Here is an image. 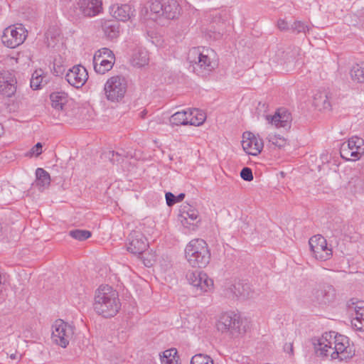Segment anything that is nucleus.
I'll use <instances>...</instances> for the list:
<instances>
[{
    "label": "nucleus",
    "instance_id": "f257e3e1",
    "mask_svg": "<svg viewBox=\"0 0 364 364\" xmlns=\"http://www.w3.org/2000/svg\"><path fill=\"white\" fill-rule=\"evenodd\" d=\"M121 307L118 292L109 285H101L95 291L93 309L105 318L114 316Z\"/></svg>",
    "mask_w": 364,
    "mask_h": 364
},
{
    "label": "nucleus",
    "instance_id": "f03ea898",
    "mask_svg": "<svg viewBox=\"0 0 364 364\" xmlns=\"http://www.w3.org/2000/svg\"><path fill=\"white\" fill-rule=\"evenodd\" d=\"M210 251L208 244L203 239L191 240L185 248V257L193 267H205L210 260Z\"/></svg>",
    "mask_w": 364,
    "mask_h": 364
},
{
    "label": "nucleus",
    "instance_id": "7ed1b4c3",
    "mask_svg": "<svg viewBox=\"0 0 364 364\" xmlns=\"http://www.w3.org/2000/svg\"><path fill=\"white\" fill-rule=\"evenodd\" d=\"M217 328L222 333H226L232 337L244 334L248 328L247 321L234 312L223 314L217 322Z\"/></svg>",
    "mask_w": 364,
    "mask_h": 364
},
{
    "label": "nucleus",
    "instance_id": "20e7f679",
    "mask_svg": "<svg viewBox=\"0 0 364 364\" xmlns=\"http://www.w3.org/2000/svg\"><path fill=\"white\" fill-rule=\"evenodd\" d=\"M213 55L214 51L209 48H203V51L198 48L191 50L188 55V59L191 62H195L193 65V71L197 75L203 76L214 70L216 63L211 58Z\"/></svg>",
    "mask_w": 364,
    "mask_h": 364
},
{
    "label": "nucleus",
    "instance_id": "39448f33",
    "mask_svg": "<svg viewBox=\"0 0 364 364\" xmlns=\"http://www.w3.org/2000/svg\"><path fill=\"white\" fill-rule=\"evenodd\" d=\"M336 298V289L333 285L328 283H318L311 291V301L322 308L332 304Z\"/></svg>",
    "mask_w": 364,
    "mask_h": 364
},
{
    "label": "nucleus",
    "instance_id": "423d86ee",
    "mask_svg": "<svg viewBox=\"0 0 364 364\" xmlns=\"http://www.w3.org/2000/svg\"><path fill=\"white\" fill-rule=\"evenodd\" d=\"M104 90L108 100L119 102L124 97L127 91L126 80L120 76H113L107 80Z\"/></svg>",
    "mask_w": 364,
    "mask_h": 364
},
{
    "label": "nucleus",
    "instance_id": "0eeeda50",
    "mask_svg": "<svg viewBox=\"0 0 364 364\" xmlns=\"http://www.w3.org/2000/svg\"><path fill=\"white\" fill-rule=\"evenodd\" d=\"M27 33L26 29L22 24L10 26L4 29L1 41L6 47L14 48L24 42Z\"/></svg>",
    "mask_w": 364,
    "mask_h": 364
},
{
    "label": "nucleus",
    "instance_id": "6e6552de",
    "mask_svg": "<svg viewBox=\"0 0 364 364\" xmlns=\"http://www.w3.org/2000/svg\"><path fill=\"white\" fill-rule=\"evenodd\" d=\"M340 153L346 160H358L364 154V140L356 136H352L342 144Z\"/></svg>",
    "mask_w": 364,
    "mask_h": 364
},
{
    "label": "nucleus",
    "instance_id": "1a4fd4ad",
    "mask_svg": "<svg viewBox=\"0 0 364 364\" xmlns=\"http://www.w3.org/2000/svg\"><path fill=\"white\" fill-rule=\"evenodd\" d=\"M52 339L57 345L66 348L74 334V328L59 319L53 325Z\"/></svg>",
    "mask_w": 364,
    "mask_h": 364
},
{
    "label": "nucleus",
    "instance_id": "9d476101",
    "mask_svg": "<svg viewBox=\"0 0 364 364\" xmlns=\"http://www.w3.org/2000/svg\"><path fill=\"white\" fill-rule=\"evenodd\" d=\"M186 279L195 289L196 294L210 291L213 288V281L206 273L202 271H188Z\"/></svg>",
    "mask_w": 364,
    "mask_h": 364
},
{
    "label": "nucleus",
    "instance_id": "9b49d317",
    "mask_svg": "<svg viewBox=\"0 0 364 364\" xmlns=\"http://www.w3.org/2000/svg\"><path fill=\"white\" fill-rule=\"evenodd\" d=\"M309 244L311 252L317 259L326 261L332 255V250L327 247L326 239L320 235L311 237Z\"/></svg>",
    "mask_w": 364,
    "mask_h": 364
},
{
    "label": "nucleus",
    "instance_id": "f8f14e48",
    "mask_svg": "<svg viewBox=\"0 0 364 364\" xmlns=\"http://www.w3.org/2000/svg\"><path fill=\"white\" fill-rule=\"evenodd\" d=\"M87 79L88 73L86 68L81 65L73 66L65 75V80L68 82L76 88L82 87Z\"/></svg>",
    "mask_w": 364,
    "mask_h": 364
},
{
    "label": "nucleus",
    "instance_id": "ddd939ff",
    "mask_svg": "<svg viewBox=\"0 0 364 364\" xmlns=\"http://www.w3.org/2000/svg\"><path fill=\"white\" fill-rule=\"evenodd\" d=\"M16 79L14 74L9 70L0 73V92L6 97H12L16 92Z\"/></svg>",
    "mask_w": 364,
    "mask_h": 364
},
{
    "label": "nucleus",
    "instance_id": "4468645a",
    "mask_svg": "<svg viewBox=\"0 0 364 364\" xmlns=\"http://www.w3.org/2000/svg\"><path fill=\"white\" fill-rule=\"evenodd\" d=\"M242 145L244 151L250 155L257 156L262 150L264 144L262 139L251 132L243 134Z\"/></svg>",
    "mask_w": 364,
    "mask_h": 364
},
{
    "label": "nucleus",
    "instance_id": "2eb2a0df",
    "mask_svg": "<svg viewBox=\"0 0 364 364\" xmlns=\"http://www.w3.org/2000/svg\"><path fill=\"white\" fill-rule=\"evenodd\" d=\"M99 52L100 54L95 53L93 57V65L97 73L103 75L112 68L114 62L112 60L114 58V56L113 53L106 48L102 49V53L107 57H110L111 60L102 59L101 52Z\"/></svg>",
    "mask_w": 364,
    "mask_h": 364
},
{
    "label": "nucleus",
    "instance_id": "dca6fc26",
    "mask_svg": "<svg viewBox=\"0 0 364 364\" xmlns=\"http://www.w3.org/2000/svg\"><path fill=\"white\" fill-rule=\"evenodd\" d=\"M148 242L144 235L139 231H133L129 235L127 250L134 255L143 253L148 247Z\"/></svg>",
    "mask_w": 364,
    "mask_h": 364
},
{
    "label": "nucleus",
    "instance_id": "f3484780",
    "mask_svg": "<svg viewBox=\"0 0 364 364\" xmlns=\"http://www.w3.org/2000/svg\"><path fill=\"white\" fill-rule=\"evenodd\" d=\"M77 8L82 16L93 17L101 13L102 0H80L77 2Z\"/></svg>",
    "mask_w": 364,
    "mask_h": 364
},
{
    "label": "nucleus",
    "instance_id": "a211bd4d",
    "mask_svg": "<svg viewBox=\"0 0 364 364\" xmlns=\"http://www.w3.org/2000/svg\"><path fill=\"white\" fill-rule=\"evenodd\" d=\"M186 208L187 207L184 206L179 215L181 223L184 228L194 230L197 224L200 222L198 213L196 210L191 209L190 207L187 210Z\"/></svg>",
    "mask_w": 364,
    "mask_h": 364
},
{
    "label": "nucleus",
    "instance_id": "6ab92c4d",
    "mask_svg": "<svg viewBox=\"0 0 364 364\" xmlns=\"http://www.w3.org/2000/svg\"><path fill=\"white\" fill-rule=\"evenodd\" d=\"M332 337V333H325L317 340V343H314V349L317 355L331 356L333 350Z\"/></svg>",
    "mask_w": 364,
    "mask_h": 364
},
{
    "label": "nucleus",
    "instance_id": "aec40b11",
    "mask_svg": "<svg viewBox=\"0 0 364 364\" xmlns=\"http://www.w3.org/2000/svg\"><path fill=\"white\" fill-rule=\"evenodd\" d=\"M228 294H231L232 297H241L242 299H249L253 296V292L250 284L243 282H237L231 284L228 289Z\"/></svg>",
    "mask_w": 364,
    "mask_h": 364
},
{
    "label": "nucleus",
    "instance_id": "412c9836",
    "mask_svg": "<svg viewBox=\"0 0 364 364\" xmlns=\"http://www.w3.org/2000/svg\"><path fill=\"white\" fill-rule=\"evenodd\" d=\"M272 124L275 125L276 127H282L289 129L291 127V117L289 112L286 110L279 109L274 116H267V119L269 120Z\"/></svg>",
    "mask_w": 364,
    "mask_h": 364
},
{
    "label": "nucleus",
    "instance_id": "4be33fe9",
    "mask_svg": "<svg viewBox=\"0 0 364 364\" xmlns=\"http://www.w3.org/2000/svg\"><path fill=\"white\" fill-rule=\"evenodd\" d=\"M348 343H335L333 346V350L331 353V358L332 359L339 358L344 360L353 356L351 349L348 345Z\"/></svg>",
    "mask_w": 364,
    "mask_h": 364
},
{
    "label": "nucleus",
    "instance_id": "5701e85b",
    "mask_svg": "<svg viewBox=\"0 0 364 364\" xmlns=\"http://www.w3.org/2000/svg\"><path fill=\"white\" fill-rule=\"evenodd\" d=\"M112 16L118 21H126L130 18L132 9L128 4L114 5L111 8Z\"/></svg>",
    "mask_w": 364,
    "mask_h": 364
},
{
    "label": "nucleus",
    "instance_id": "b1692460",
    "mask_svg": "<svg viewBox=\"0 0 364 364\" xmlns=\"http://www.w3.org/2000/svg\"><path fill=\"white\" fill-rule=\"evenodd\" d=\"M105 35L110 38H116L120 33L119 23L115 20L105 21L102 25Z\"/></svg>",
    "mask_w": 364,
    "mask_h": 364
},
{
    "label": "nucleus",
    "instance_id": "393cba45",
    "mask_svg": "<svg viewBox=\"0 0 364 364\" xmlns=\"http://www.w3.org/2000/svg\"><path fill=\"white\" fill-rule=\"evenodd\" d=\"M149 60V53L145 48H138L134 50L132 58V63L134 66L143 67L148 64Z\"/></svg>",
    "mask_w": 364,
    "mask_h": 364
},
{
    "label": "nucleus",
    "instance_id": "a878e982",
    "mask_svg": "<svg viewBox=\"0 0 364 364\" xmlns=\"http://www.w3.org/2000/svg\"><path fill=\"white\" fill-rule=\"evenodd\" d=\"M164 16L173 19L179 14V5L176 0H163Z\"/></svg>",
    "mask_w": 364,
    "mask_h": 364
},
{
    "label": "nucleus",
    "instance_id": "bb28decb",
    "mask_svg": "<svg viewBox=\"0 0 364 364\" xmlns=\"http://www.w3.org/2000/svg\"><path fill=\"white\" fill-rule=\"evenodd\" d=\"M313 103L319 109H328L331 108V103L326 92H318L314 97Z\"/></svg>",
    "mask_w": 364,
    "mask_h": 364
},
{
    "label": "nucleus",
    "instance_id": "cd10ccee",
    "mask_svg": "<svg viewBox=\"0 0 364 364\" xmlns=\"http://www.w3.org/2000/svg\"><path fill=\"white\" fill-rule=\"evenodd\" d=\"M170 124L172 127L189 124L190 118L186 111L177 112L170 117Z\"/></svg>",
    "mask_w": 364,
    "mask_h": 364
},
{
    "label": "nucleus",
    "instance_id": "c85d7f7f",
    "mask_svg": "<svg viewBox=\"0 0 364 364\" xmlns=\"http://www.w3.org/2000/svg\"><path fill=\"white\" fill-rule=\"evenodd\" d=\"M51 105L57 110H63L67 102V96L63 92H53L50 95Z\"/></svg>",
    "mask_w": 364,
    "mask_h": 364
},
{
    "label": "nucleus",
    "instance_id": "c756f323",
    "mask_svg": "<svg viewBox=\"0 0 364 364\" xmlns=\"http://www.w3.org/2000/svg\"><path fill=\"white\" fill-rule=\"evenodd\" d=\"M188 117L190 118L188 122L190 125L200 126L205 122L206 116L203 111L193 109L189 111Z\"/></svg>",
    "mask_w": 364,
    "mask_h": 364
},
{
    "label": "nucleus",
    "instance_id": "7c9ffc66",
    "mask_svg": "<svg viewBox=\"0 0 364 364\" xmlns=\"http://www.w3.org/2000/svg\"><path fill=\"white\" fill-rule=\"evenodd\" d=\"M178 360L177 350L175 348L164 350L161 358L162 364H178Z\"/></svg>",
    "mask_w": 364,
    "mask_h": 364
},
{
    "label": "nucleus",
    "instance_id": "2f4dec72",
    "mask_svg": "<svg viewBox=\"0 0 364 364\" xmlns=\"http://www.w3.org/2000/svg\"><path fill=\"white\" fill-rule=\"evenodd\" d=\"M353 80L358 82H364V63L356 64L350 70Z\"/></svg>",
    "mask_w": 364,
    "mask_h": 364
},
{
    "label": "nucleus",
    "instance_id": "473e14b6",
    "mask_svg": "<svg viewBox=\"0 0 364 364\" xmlns=\"http://www.w3.org/2000/svg\"><path fill=\"white\" fill-rule=\"evenodd\" d=\"M36 183L38 186L45 187L50 184V178L49 173L43 168H38L36 171Z\"/></svg>",
    "mask_w": 364,
    "mask_h": 364
},
{
    "label": "nucleus",
    "instance_id": "72a5a7b5",
    "mask_svg": "<svg viewBox=\"0 0 364 364\" xmlns=\"http://www.w3.org/2000/svg\"><path fill=\"white\" fill-rule=\"evenodd\" d=\"M43 75L44 72L41 69L36 70L33 72L30 82L31 87L33 90H38L41 88V83L43 82V80L45 77Z\"/></svg>",
    "mask_w": 364,
    "mask_h": 364
},
{
    "label": "nucleus",
    "instance_id": "f704fd0d",
    "mask_svg": "<svg viewBox=\"0 0 364 364\" xmlns=\"http://www.w3.org/2000/svg\"><path fill=\"white\" fill-rule=\"evenodd\" d=\"M149 7L151 14L155 15V17H151V18L155 19L158 16H164L163 0L151 1Z\"/></svg>",
    "mask_w": 364,
    "mask_h": 364
},
{
    "label": "nucleus",
    "instance_id": "c9c22d12",
    "mask_svg": "<svg viewBox=\"0 0 364 364\" xmlns=\"http://www.w3.org/2000/svg\"><path fill=\"white\" fill-rule=\"evenodd\" d=\"M69 235L77 240L84 241L90 237L92 233L89 230L76 229L70 230Z\"/></svg>",
    "mask_w": 364,
    "mask_h": 364
},
{
    "label": "nucleus",
    "instance_id": "e433bc0d",
    "mask_svg": "<svg viewBox=\"0 0 364 364\" xmlns=\"http://www.w3.org/2000/svg\"><path fill=\"white\" fill-rule=\"evenodd\" d=\"M191 364H213V360L210 356L197 354L192 357Z\"/></svg>",
    "mask_w": 364,
    "mask_h": 364
},
{
    "label": "nucleus",
    "instance_id": "4c0bfd02",
    "mask_svg": "<svg viewBox=\"0 0 364 364\" xmlns=\"http://www.w3.org/2000/svg\"><path fill=\"white\" fill-rule=\"evenodd\" d=\"M268 140L270 143L279 149L284 147L287 144V140L279 135L269 134Z\"/></svg>",
    "mask_w": 364,
    "mask_h": 364
},
{
    "label": "nucleus",
    "instance_id": "58836bf2",
    "mask_svg": "<svg viewBox=\"0 0 364 364\" xmlns=\"http://www.w3.org/2000/svg\"><path fill=\"white\" fill-rule=\"evenodd\" d=\"M291 29L296 33H306L309 31V27L304 22L296 21L291 24Z\"/></svg>",
    "mask_w": 364,
    "mask_h": 364
},
{
    "label": "nucleus",
    "instance_id": "ea45409f",
    "mask_svg": "<svg viewBox=\"0 0 364 364\" xmlns=\"http://www.w3.org/2000/svg\"><path fill=\"white\" fill-rule=\"evenodd\" d=\"M165 196H166V200L167 205L168 206H172L175 203H178V202L183 200V198H185V194L184 193H180L179 195L176 196L172 193L167 192L166 193Z\"/></svg>",
    "mask_w": 364,
    "mask_h": 364
},
{
    "label": "nucleus",
    "instance_id": "a19ab883",
    "mask_svg": "<svg viewBox=\"0 0 364 364\" xmlns=\"http://www.w3.org/2000/svg\"><path fill=\"white\" fill-rule=\"evenodd\" d=\"M350 310L354 311L355 313L361 311V314H364V301H354L352 299L348 303Z\"/></svg>",
    "mask_w": 364,
    "mask_h": 364
},
{
    "label": "nucleus",
    "instance_id": "79ce46f5",
    "mask_svg": "<svg viewBox=\"0 0 364 364\" xmlns=\"http://www.w3.org/2000/svg\"><path fill=\"white\" fill-rule=\"evenodd\" d=\"M241 178L246 181H251L253 180V175L252 169L249 167H244L240 171Z\"/></svg>",
    "mask_w": 364,
    "mask_h": 364
},
{
    "label": "nucleus",
    "instance_id": "37998d69",
    "mask_svg": "<svg viewBox=\"0 0 364 364\" xmlns=\"http://www.w3.org/2000/svg\"><path fill=\"white\" fill-rule=\"evenodd\" d=\"M330 333H332L333 337H332V341H333V346L335 345V343H348V338L342 336V335H338L334 331H331Z\"/></svg>",
    "mask_w": 364,
    "mask_h": 364
},
{
    "label": "nucleus",
    "instance_id": "c03bdc74",
    "mask_svg": "<svg viewBox=\"0 0 364 364\" xmlns=\"http://www.w3.org/2000/svg\"><path fill=\"white\" fill-rule=\"evenodd\" d=\"M353 327L358 331H364V320L353 317L351 320Z\"/></svg>",
    "mask_w": 364,
    "mask_h": 364
},
{
    "label": "nucleus",
    "instance_id": "a18cd8bd",
    "mask_svg": "<svg viewBox=\"0 0 364 364\" xmlns=\"http://www.w3.org/2000/svg\"><path fill=\"white\" fill-rule=\"evenodd\" d=\"M43 145L41 142H38L32 149L30 150L29 156H38L42 153Z\"/></svg>",
    "mask_w": 364,
    "mask_h": 364
},
{
    "label": "nucleus",
    "instance_id": "49530a36",
    "mask_svg": "<svg viewBox=\"0 0 364 364\" xmlns=\"http://www.w3.org/2000/svg\"><path fill=\"white\" fill-rule=\"evenodd\" d=\"M107 157L109 160L114 164L115 162H119L121 158V156L114 151H109L107 153Z\"/></svg>",
    "mask_w": 364,
    "mask_h": 364
},
{
    "label": "nucleus",
    "instance_id": "de8ad7c7",
    "mask_svg": "<svg viewBox=\"0 0 364 364\" xmlns=\"http://www.w3.org/2000/svg\"><path fill=\"white\" fill-rule=\"evenodd\" d=\"M284 350L287 353H289L290 355H294V347L292 343H287L284 346Z\"/></svg>",
    "mask_w": 364,
    "mask_h": 364
},
{
    "label": "nucleus",
    "instance_id": "09e8293b",
    "mask_svg": "<svg viewBox=\"0 0 364 364\" xmlns=\"http://www.w3.org/2000/svg\"><path fill=\"white\" fill-rule=\"evenodd\" d=\"M277 26L281 31H286L289 29L288 23L283 19H279L277 22Z\"/></svg>",
    "mask_w": 364,
    "mask_h": 364
},
{
    "label": "nucleus",
    "instance_id": "8fccbe9b",
    "mask_svg": "<svg viewBox=\"0 0 364 364\" xmlns=\"http://www.w3.org/2000/svg\"><path fill=\"white\" fill-rule=\"evenodd\" d=\"M3 134H4V128H3V126L0 124V137L2 136Z\"/></svg>",
    "mask_w": 364,
    "mask_h": 364
},
{
    "label": "nucleus",
    "instance_id": "3c124183",
    "mask_svg": "<svg viewBox=\"0 0 364 364\" xmlns=\"http://www.w3.org/2000/svg\"><path fill=\"white\" fill-rule=\"evenodd\" d=\"M11 358H15V356L12 355H11Z\"/></svg>",
    "mask_w": 364,
    "mask_h": 364
}]
</instances>
